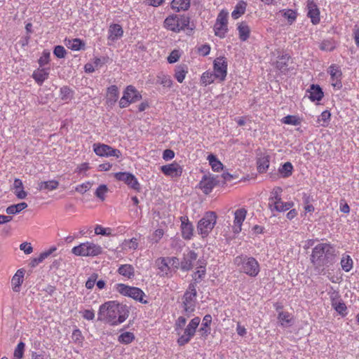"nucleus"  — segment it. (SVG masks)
I'll return each mask as SVG.
<instances>
[{"mask_svg":"<svg viewBox=\"0 0 359 359\" xmlns=\"http://www.w3.org/2000/svg\"><path fill=\"white\" fill-rule=\"evenodd\" d=\"M278 321L283 327H290L292 324V316L288 312L281 311L278 313Z\"/></svg>","mask_w":359,"mask_h":359,"instance_id":"obj_37","label":"nucleus"},{"mask_svg":"<svg viewBox=\"0 0 359 359\" xmlns=\"http://www.w3.org/2000/svg\"><path fill=\"white\" fill-rule=\"evenodd\" d=\"M108 32V39L112 41L118 40L123 34V31L121 26L118 24L111 25L109 27Z\"/></svg>","mask_w":359,"mask_h":359,"instance_id":"obj_25","label":"nucleus"},{"mask_svg":"<svg viewBox=\"0 0 359 359\" xmlns=\"http://www.w3.org/2000/svg\"><path fill=\"white\" fill-rule=\"evenodd\" d=\"M217 79V76L215 75V73L210 71H206L203 73L201 77V84L204 86L210 85L212 83L215 79Z\"/></svg>","mask_w":359,"mask_h":359,"instance_id":"obj_42","label":"nucleus"},{"mask_svg":"<svg viewBox=\"0 0 359 359\" xmlns=\"http://www.w3.org/2000/svg\"><path fill=\"white\" fill-rule=\"evenodd\" d=\"M117 272L120 275L130 279L135 276V268L131 264H121L118 268Z\"/></svg>","mask_w":359,"mask_h":359,"instance_id":"obj_29","label":"nucleus"},{"mask_svg":"<svg viewBox=\"0 0 359 359\" xmlns=\"http://www.w3.org/2000/svg\"><path fill=\"white\" fill-rule=\"evenodd\" d=\"M319 47L320 50L324 51H332L336 48V44L332 39H327L323 41Z\"/></svg>","mask_w":359,"mask_h":359,"instance_id":"obj_50","label":"nucleus"},{"mask_svg":"<svg viewBox=\"0 0 359 359\" xmlns=\"http://www.w3.org/2000/svg\"><path fill=\"white\" fill-rule=\"evenodd\" d=\"M217 222V215L214 212H207L198 221L197 231L203 238L208 236Z\"/></svg>","mask_w":359,"mask_h":359,"instance_id":"obj_8","label":"nucleus"},{"mask_svg":"<svg viewBox=\"0 0 359 359\" xmlns=\"http://www.w3.org/2000/svg\"><path fill=\"white\" fill-rule=\"evenodd\" d=\"M246 6L247 4L244 1H238L231 13L232 18L235 20L240 18L243 14L245 13Z\"/></svg>","mask_w":359,"mask_h":359,"instance_id":"obj_38","label":"nucleus"},{"mask_svg":"<svg viewBox=\"0 0 359 359\" xmlns=\"http://www.w3.org/2000/svg\"><path fill=\"white\" fill-rule=\"evenodd\" d=\"M327 73L330 75V83L334 88L339 90L342 88V72L341 68L337 65H331L328 69Z\"/></svg>","mask_w":359,"mask_h":359,"instance_id":"obj_13","label":"nucleus"},{"mask_svg":"<svg viewBox=\"0 0 359 359\" xmlns=\"http://www.w3.org/2000/svg\"><path fill=\"white\" fill-rule=\"evenodd\" d=\"M293 165L290 162H286L278 168V172L283 178L289 177L293 172Z\"/></svg>","mask_w":359,"mask_h":359,"instance_id":"obj_43","label":"nucleus"},{"mask_svg":"<svg viewBox=\"0 0 359 359\" xmlns=\"http://www.w3.org/2000/svg\"><path fill=\"white\" fill-rule=\"evenodd\" d=\"M200 322L201 318L195 317L190 320L186 327L182 329V331L176 332V334L178 336L177 342L179 346H184L191 341L195 335Z\"/></svg>","mask_w":359,"mask_h":359,"instance_id":"obj_6","label":"nucleus"},{"mask_svg":"<svg viewBox=\"0 0 359 359\" xmlns=\"http://www.w3.org/2000/svg\"><path fill=\"white\" fill-rule=\"evenodd\" d=\"M48 74L47 69H38L33 72L32 77L39 85L41 86L44 81L48 79Z\"/></svg>","mask_w":359,"mask_h":359,"instance_id":"obj_33","label":"nucleus"},{"mask_svg":"<svg viewBox=\"0 0 359 359\" xmlns=\"http://www.w3.org/2000/svg\"><path fill=\"white\" fill-rule=\"evenodd\" d=\"M188 73V67L186 65H180L175 69V79L179 82L182 83Z\"/></svg>","mask_w":359,"mask_h":359,"instance_id":"obj_31","label":"nucleus"},{"mask_svg":"<svg viewBox=\"0 0 359 359\" xmlns=\"http://www.w3.org/2000/svg\"><path fill=\"white\" fill-rule=\"evenodd\" d=\"M117 180L125 182L129 187L135 190H139L140 187L137 179L134 175L127 172H120L114 174Z\"/></svg>","mask_w":359,"mask_h":359,"instance_id":"obj_14","label":"nucleus"},{"mask_svg":"<svg viewBox=\"0 0 359 359\" xmlns=\"http://www.w3.org/2000/svg\"><path fill=\"white\" fill-rule=\"evenodd\" d=\"M308 10L307 16L311 19L313 25H316L320 22V11L313 0H308L306 3Z\"/></svg>","mask_w":359,"mask_h":359,"instance_id":"obj_17","label":"nucleus"},{"mask_svg":"<svg viewBox=\"0 0 359 359\" xmlns=\"http://www.w3.org/2000/svg\"><path fill=\"white\" fill-rule=\"evenodd\" d=\"M93 151L96 155L102 157L114 156L118 158L121 156L120 150L105 144H94Z\"/></svg>","mask_w":359,"mask_h":359,"instance_id":"obj_11","label":"nucleus"},{"mask_svg":"<svg viewBox=\"0 0 359 359\" xmlns=\"http://www.w3.org/2000/svg\"><path fill=\"white\" fill-rule=\"evenodd\" d=\"M98 318L115 326L123 323L129 316L127 306L116 301H108L101 304L97 313Z\"/></svg>","mask_w":359,"mask_h":359,"instance_id":"obj_1","label":"nucleus"},{"mask_svg":"<svg viewBox=\"0 0 359 359\" xmlns=\"http://www.w3.org/2000/svg\"><path fill=\"white\" fill-rule=\"evenodd\" d=\"M191 4V0H172L170 6L171 8L177 13L187 11Z\"/></svg>","mask_w":359,"mask_h":359,"instance_id":"obj_27","label":"nucleus"},{"mask_svg":"<svg viewBox=\"0 0 359 359\" xmlns=\"http://www.w3.org/2000/svg\"><path fill=\"white\" fill-rule=\"evenodd\" d=\"M282 16L287 20L289 25H292L297 20V13L292 9H283L280 11Z\"/></svg>","mask_w":359,"mask_h":359,"instance_id":"obj_40","label":"nucleus"},{"mask_svg":"<svg viewBox=\"0 0 359 359\" xmlns=\"http://www.w3.org/2000/svg\"><path fill=\"white\" fill-rule=\"evenodd\" d=\"M212 322V316L210 314H207L203 317L201 326L199 329L202 336L207 337L210 333V324Z\"/></svg>","mask_w":359,"mask_h":359,"instance_id":"obj_32","label":"nucleus"},{"mask_svg":"<svg viewBox=\"0 0 359 359\" xmlns=\"http://www.w3.org/2000/svg\"><path fill=\"white\" fill-rule=\"evenodd\" d=\"M197 257L198 255L194 251H188L187 254L184 255L183 259L180 263L181 269L184 271L191 270L193 268L194 262L196 261Z\"/></svg>","mask_w":359,"mask_h":359,"instance_id":"obj_19","label":"nucleus"},{"mask_svg":"<svg viewBox=\"0 0 359 359\" xmlns=\"http://www.w3.org/2000/svg\"><path fill=\"white\" fill-rule=\"evenodd\" d=\"M269 166V160L268 156H262L257 160V170L259 172H266Z\"/></svg>","mask_w":359,"mask_h":359,"instance_id":"obj_46","label":"nucleus"},{"mask_svg":"<svg viewBox=\"0 0 359 359\" xmlns=\"http://www.w3.org/2000/svg\"><path fill=\"white\" fill-rule=\"evenodd\" d=\"M162 172L170 177H180L183 172V168L177 162L163 165L161 168Z\"/></svg>","mask_w":359,"mask_h":359,"instance_id":"obj_16","label":"nucleus"},{"mask_svg":"<svg viewBox=\"0 0 359 359\" xmlns=\"http://www.w3.org/2000/svg\"><path fill=\"white\" fill-rule=\"evenodd\" d=\"M67 47L72 50H79L82 49L85 44L80 39H73L65 40Z\"/></svg>","mask_w":359,"mask_h":359,"instance_id":"obj_39","label":"nucleus"},{"mask_svg":"<svg viewBox=\"0 0 359 359\" xmlns=\"http://www.w3.org/2000/svg\"><path fill=\"white\" fill-rule=\"evenodd\" d=\"M341 266L344 271L348 272L353 268V260L349 255L343 257L341 260Z\"/></svg>","mask_w":359,"mask_h":359,"instance_id":"obj_51","label":"nucleus"},{"mask_svg":"<svg viewBox=\"0 0 359 359\" xmlns=\"http://www.w3.org/2000/svg\"><path fill=\"white\" fill-rule=\"evenodd\" d=\"M208 160L213 171L219 172L222 170V163L217 158L215 155L210 154L208 156Z\"/></svg>","mask_w":359,"mask_h":359,"instance_id":"obj_44","label":"nucleus"},{"mask_svg":"<svg viewBox=\"0 0 359 359\" xmlns=\"http://www.w3.org/2000/svg\"><path fill=\"white\" fill-rule=\"evenodd\" d=\"M283 189L280 187H276L273 189L271 192L270 197L269 198V205L273 203L276 201H279L282 196Z\"/></svg>","mask_w":359,"mask_h":359,"instance_id":"obj_48","label":"nucleus"},{"mask_svg":"<svg viewBox=\"0 0 359 359\" xmlns=\"http://www.w3.org/2000/svg\"><path fill=\"white\" fill-rule=\"evenodd\" d=\"M91 186L92 183L90 182H86L76 186L75 191L80 194H84L91 188Z\"/></svg>","mask_w":359,"mask_h":359,"instance_id":"obj_63","label":"nucleus"},{"mask_svg":"<svg viewBox=\"0 0 359 359\" xmlns=\"http://www.w3.org/2000/svg\"><path fill=\"white\" fill-rule=\"evenodd\" d=\"M102 252V247L92 242L81 243L72 249L74 255L81 257H95L100 255Z\"/></svg>","mask_w":359,"mask_h":359,"instance_id":"obj_7","label":"nucleus"},{"mask_svg":"<svg viewBox=\"0 0 359 359\" xmlns=\"http://www.w3.org/2000/svg\"><path fill=\"white\" fill-rule=\"evenodd\" d=\"M290 56L287 54H284L278 57V60L276 63V68L282 73H285L288 69V62Z\"/></svg>","mask_w":359,"mask_h":359,"instance_id":"obj_36","label":"nucleus"},{"mask_svg":"<svg viewBox=\"0 0 359 359\" xmlns=\"http://www.w3.org/2000/svg\"><path fill=\"white\" fill-rule=\"evenodd\" d=\"M196 297V285L195 283H191L184 294L182 303L183 312L188 318L195 311Z\"/></svg>","mask_w":359,"mask_h":359,"instance_id":"obj_5","label":"nucleus"},{"mask_svg":"<svg viewBox=\"0 0 359 359\" xmlns=\"http://www.w3.org/2000/svg\"><path fill=\"white\" fill-rule=\"evenodd\" d=\"M25 276V270L23 269H18L15 275L13 276L11 283L14 292H19L20 286L23 283Z\"/></svg>","mask_w":359,"mask_h":359,"instance_id":"obj_26","label":"nucleus"},{"mask_svg":"<svg viewBox=\"0 0 359 359\" xmlns=\"http://www.w3.org/2000/svg\"><path fill=\"white\" fill-rule=\"evenodd\" d=\"M56 250H57V248L55 246H52L48 250H46L42 252L37 257H36L38 262L39 264L41 263L44 259L48 258Z\"/></svg>","mask_w":359,"mask_h":359,"instance_id":"obj_57","label":"nucleus"},{"mask_svg":"<svg viewBox=\"0 0 359 359\" xmlns=\"http://www.w3.org/2000/svg\"><path fill=\"white\" fill-rule=\"evenodd\" d=\"M196 271L194 274V278L195 280L194 283L197 285V283H199L205 275L206 262L203 259H198L196 262Z\"/></svg>","mask_w":359,"mask_h":359,"instance_id":"obj_23","label":"nucleus"},{"mask_svg":"<svg viewBox=\"0 0 359 359\" xmlns=\"http://www.w3.org/2000/svg\"><path fill=\"white\" fill-rule=\"evenodd\" d=\"M282 123L287 125L297 126L300 123L299 118L295 116L287 115L281 120Z\"/></svg>","mask_w":359,"mask_h":359,"instance_id":"obj_56","label":"nucleus"},{"mask_svg":"<svg viewBox=\"0 0 359 359\" xmlns=\"http://www.w3.org/2000/svg\"><path fill=\"white\" fill-rule=\"evenodd\" d=\"M237 29L239 38L242 41H245L250 36V28L245 22L238 24Z\"/></svg>","mask_w":359,"mask_h":359,"instance_id":"obj_30","label":"nucleus"},{"mask_svg":"<svg viewBox=\"0 0 359 359\" xmlns=\"http://www.w3.org/2000/svg\"><path fill=\"white\" fill-rule=\"evenodd\" d=\"M139 245L137 239L133 238L131 239L124 240L121 244V248L124 251L135 250Z\"/></svg>","mask_w":359,"mask_h":359,"instance_id":"obj_41","label":"nucleus"},{"mask_svg":"<svg viewBox=\"0 0 359 359\" xmlns=\"http://www.w3.org/2000/svg\"><path fill=\"white\" fill-rule=\"evenodd\" d=\"M27 207V204L25 202L20 203L15 205H11L8 206L6 212L8 215H15L20 212L22 210L25 209Z\"/></svg>","mask_w":359,"mask_h":359,"instance_id":"obj_45","label":"nucleus"},{"mask_svg":"<svg viewBox=\"0 0 359 359\" xmlns=\"http://www.w3.org/2000/svg\"><path fill=\"white\" fill-rule=\"evenodd\" d=\"M142 99V95L133 86L126 87L123 95L119 101L121 108L127 107L130 104L135 102Z\"/></svg>","mask_w":359,"mask_h":359,"instance_id":"obj_10","label":"nucleus"},{"mask_svg":"<svg viewBox=\"0 0 359 359\" xmlns=\"http://www.w3.org/2000/svg\"><path fill=\"white\" fill-rule=\"evenodd\" d=\"M246 215L247 210L245 208H239L235 210L233 224V231L234 233H238L241 231V226L245 219Z\"/></svg>","mask_w":359,"mask_h":359,"instance_id":"obj_18","label":"nucleus"},{"mask_svg":"<svg viewBox=\"0 0 359 359\" xmlns=\"http://www.w3.org/2000/svg\"><path fill=\"white\" fill-rule=\"evenodd\" d=\"M144 292L141 289L136 287H131L128 295V297L133 298L142 304H147V301L144 299Z\"/></svg>","mask_w":359,"mask_h":359,"instance_id":"obj_28","label":"nucleus"},{"mask_svg":"<svg viewBox=\"0 0 359 359\" xmlns=\"http://www.w3.org/2000/svg\"><path fill=\"white\" fill-rule=\"evenodd\" d=\"M180 219L182 237L186 240H190L193 236L194 226L187 217H181Z\"/></svg>","mask_w":359,"mask_h":359,"instance_id":"obj_20","label":"nucleus"},{"mask_svg":"<svg viewBox=\"0 0 359 359\" xmlns=\"http://www.w3.org/2000/svg\"><path fill=\"white\" fill-rule=\"evenodd\" d=\"M113 230L111 228H104L100 224L95 226V233L96 235H102L104 236H112Z\"/></svg>","mask_w":359,"mask_h":359,"instance_id":"obj_53","label":"nucleus"},{"mask_svg":"<svg viewBox=\"0 0 359 359\" xmlns=\"http://www.w3.org/2000/svg\"><path fill=\"white\" fill-rule=\"evenodd\" d=\"M227 61L224 57H217L213 62L214 73L220 81L225 80L227 74Z\"/></svg>","mask_w":359,"mask_h":359,"instance_id":"obj_12","label":"nucleus"},{"mask_svg":"<svg viewBox=\"0 0 359 359\" xmlns=\"http://www.w3.org/2000/svg\"><path fill=\"white\" fill-rule=\"evenodd\" d=\"M13 189L15 194L19 199H24L27 196V192L24 191L23 184L21 180L15 179L13 182Z\"/></svg>","mask_w":359,"mask_h":359,"instance_id":"obj_34","label":"nucleus"},{"mask_svg":"<svg viewBox=\"0 0 359 359\" xmlns=\"http://www.w3.org/2000/svg\"><path fill=\"white\" fill-rule=\"evenodd\" d=\"M330 113L328 111H324L318 118V122L323 126H325L330 119Z\"/></svg>","mask_w":359,"mask_h":359,"instance_id":"obj_59","label":"nucleus"},{"mask_svg":"<svg viewBox=\"0 0 359 359\" xmlns=\"http://www.w3.org/2000/svg\"><path fill=\"white\" fill-rule=\"evenodd\" d=\"M335 256L333 245L328 243H323L313 248L310 259L318 273L322 274L324 266L332 264Z\"/></svg>","mask_w":359,"mask_h":359,"instance_id":"obj_2","label":"nucleus"},{"mask_svg":"<svg viewBox=\"0 0 359 359\" xmlns=\"http://www.w3.org/2000/svg\"><path fill=\"white\" fill-rule=\"evenodd\" d=\"M190 18L184 15L172 14L168 15L163 22V27L166 29L175 33L189 29Z\"/></svg>","mask_w":359,"mask_h":359,"instance_id":"obj_4","label":"nucleus"},{"mask_svg":"<svg viewBox=\"0 0 359 359\" xmlns=\"http://www.w3.org/2000/svg\"><path fill=\"white\" fill-rule=\"evenodd\" d=\"M135 339V335L133 332H126L118 336V341L121 344H128Z\"/></svg>","mask_w":359,"mask_h":359,"instance_id":"obj_49","label":"nucleus"},{"mask_svg":"<svg viewBox=\"0 0 359 359\" xmlns=\"http://www.w3.org/2000/svg\"><path fill=\"white\" fill-rule=\"evenodd\" d=\"M187 323V318L185 316H180L176 320L175 323V331H182V329L184 327V325Z\"/></svg>","mask_w":359,"mask_h":359,"instance_id":"obj_62","label":"nucleus"},{"mask_svg":"<svg viewBox=\"0 0 359 359\" xmlns=\"http://www.w3.org/2000/svg\"><path fill=\"white\" fill-rule=\"evenodd\" d=\"M327 293L331 301L332 306L341 300L339 292L335 290L332 287H330Z\"/></svg>","mask_w":359,"mask_h":359,"instance_id":"obj_54","label":"nucleus"},{"mask_svg":"<svg viewBox=\"0 0 359 359\" xmlns=\"http://www.w3.org/2000/svg\"><path fill=\"white\" fill-rule=\"evenodd\" d=\"M228 15L226 11L222 10L217 15L216 22L213 27L215 35L223 39L228 32Z\"/></svg>","mask_w":359,"mask_h":359,"instance_id":"obj_9","label":"nucleus"},{"mask_svg":"<svg viewBox=\"0 0 359 359\" xmlns=\"http://www.w3.org/2000/svg\"><path fill=\"white\" fill-rule=\"evenodd\" d=\"M294 205V203L292 201L284 202L280 198L279 201L273 202L269 205V208L271 212H285L290 210Z\"/></svg>","mask_w":359,"mask_h":359,"instance_id":"obj_21","label":"nucleus"},{"mask_svg":"<svg viewBox=\"0 0 359 359\" xmlns=\"http://www.w3.org/2000/svg\"><path fill=\"white\" fill-rule=\"evenodd\" d=\"M25 346V343L22 341L18 343L14 351V359H21L23 357Z\"/></svg>","mask_w":359,"mask_h":359,"instance_id":"obj_58","label":"nucleus"},{"mask_svg":"<svg viewBox=\"0 0 359 359\" xmlns=\"http://www.w3.org/2000/svg\"><path fill=\"white\" fill-rule=\"evenodd\" d=\"M233 262L241 273H245L250 277H256L260 271V266L258 261L252 257L244 255H238L234 258Z\"/></svg>","mask_w":359,"mask_h":359,"instance_id":"obj_3","label":"nucleus"},{"mask_svg":"<svg viewBox=\"0 0 359 359\" xmlns=\"http://www.w3.org/2000/svg\"><path fill=\"white\" fill-rule=\"evenodd\" d=\"M60 96L62 100L67 101L72 97V90L67 86L60 88Z\"/></svg>","mask_w":359,"mask_h":359,"instance_id":"obj_55","label":"nucleus"},{"mask_svg":"<svg viewBox=\"0 0 359 359\" xmlns=\"http://www.w3.org/2000/svg\"><path fill=\"white\" fill-rule=\"evenodd\" d=\"M332 307L337 313H339L342 316H344L346 315L347 308H346V304L342 301V299L340 300L339 302H337L334 306H332Z\"/></svg>","mask_w":359,"mask_h":359,"instance_id":"obj_60","label":"nucleus"},{"mask_svg":"<svg viewBox=\"0 0 359 359\" xmlns=\"http://www.w3.org/2000/svg\"><path fill=\"white\" fill-rule=\"evenodd\" d=\"M156 83L161 85L164 88H171L172 80L169 75L163 72H159L156 75Z\"/></svg>","mask_w":359,"mask_h":359,"instance_id":"obj_35","label":"nucleus"},{"mask_svg":"<svg viewBox=\"0 0 359 359\" xmlns=\"http://www.w3.org/2000/svg\"><path fill=\"white\" fill-rule=\"evenodd\" d=\"M107 93L109 98L113 101H116L118 97V89L116 86H111L107 89Z\"/></svg>","mask_w":359,"mask_h":359,"instance_id":"obj_61","label":"nucleus"},{"mask_svg":"<svg viewBox=\"0 0 359 359\" xmlns=\"http://www.w3.org/2000/svg\"><path fill=\"white\" fill-rule=\"evenodd\" d=\"M156 264L160 271L161 276H170L171 274V268L165 257H159L156 260Z\"/></svg>","mask_w":359,"mask_h":359,"instance_id":"obj_22","label":"nucleus"},{"mask_svg":"<svg viewBox=\"0 0 359 359\" xmlns=\"http://www.w3.org/2000/svg\"><path fill=\"white\" fill-rule=\"evenodd\" d=\"M108 189L106 185L102 184L100 185L95 191V196L100 198L102 201L104 199L105 194L107 192Z\"/></svg>","mask_w":359,"mask_h":359,"instance_id":"obj_64","label":"nucleus"},{"mask_svg":"<svg viewBox=\"0 0 359 359\" xmlns=\"http://www.w3.org/2000/svg\"><path fill=\"white\" fill-rule=\"evenodd\" d=\"M217 181L212 175H205L199 182L198 187L205 194H210L217 185Z\"/></svg>","mask_w":359,"mask_h":359,"instance_id":"obj_15","label":"nucleus"},{"mask_svg":"<svg viewBox=\"0 0 359 359\" xmlns=\"http://www.w3.org/2000/svg\"><path fill=\"white\" fill-rule=\"evenodd\" d=\"M59 183L55 180H50L46 182H41L39 184V189H46L48 191H53L58 187Z\"/></svg>","mask_w":359,"mask_h":359,"instance_id":"obj_47","label":"nucleus"},{"mask_svg":"<svg viewBox=\"0 0 359 359\" xmlns=\"http://www.w3.org/2000/svg\"><path fill=\"white\" fill-rule=\"evenodd\" d=\"M130 287L131 286L125 285L123 283H117L114 285V290L123 296L128 297Z\"/></svg>","mask_w":359,"mask_h":359,"instance_id":"obj_52","label":"nucleus"},{"mask_svg":"<svg viewBox=\"0 0 359 359\" xmlns=\"http://www.w3.org/2000/svg\"><path fill=\"white\" fill-rule=\"evenodd\" d=\"M309 97L312 102L320 101L324 96L322 88L318 85L312 84L307 90Z\"/></svg>","mask_w":359,"mask_h":359,"instance_id":"obj_24","label":"nucleus"}]
</instances>
